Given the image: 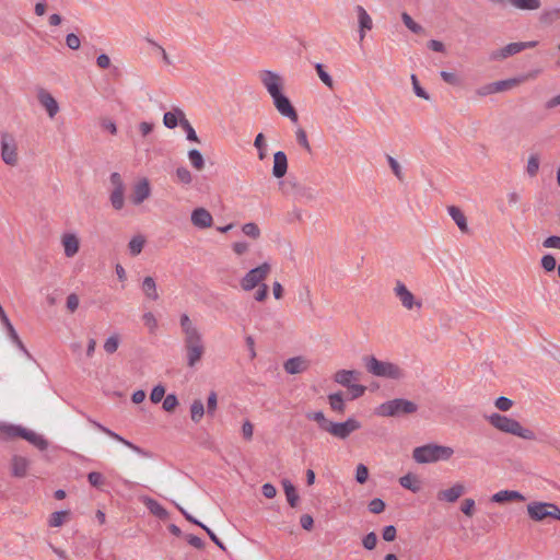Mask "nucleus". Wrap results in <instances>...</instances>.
Wrapping results in <instances>:
<instances>
[{"mask_svg":"<svg viewBox=\"0 0 560 560\" xmlns=\"http://www.w3.org/2000/svg\"><path fill=\"white\" fill-rule=\"evenodd\" d=\"M393 292L395 298L399 301L401 307L406 311L420 312L422 310V300L417 298L402 281L397 280L395 282Z\"/></svg>","mask_w":560,"mask_h":560,"instance_id":"obj_11","label":"nucleus"},{"mask_svg":"<svg viewBox=\"0 0 560 560\" xmlns=\"http://www.w3.org/2000/svg\"><path fill=\"white\" fill-rule=\"evenodd\" d=\"M532 77H533L532 74H526V75H522L518 78H511V79H506V80L495 81V82H493L494 92L501 93V92L512 90Z\"/></svg>","mask_w":560,"mask_h":560,"instance_id":"obj_25","label":"nucleus"},{"mask_svg":"<svg viewBox=\"0 0 560 560\" xmlns=\"http://www.w3.org/2000/svg\"><path fill=\"white\" fill-rule=\"evenodd\" d=\"M418 409L413 401L396 398L393 400L381 404L375 413L381 417H395L398 415H409L416 412Z\"/></svg>","mask_w":560,"mask_h":560,"instance_id":"obj_9","label":"nucleus"},{"mask_svg":"<svg viewBox=\"0 0 560 560\" xmlns=\"http://www.w3.org/2000/svg\"><path fill=\"white\" fill-rule=\"evenodd\" d=\"M538 42H515L510 43L503 47L492 50L489 55V59L492 61H503L506 58L520 54L521 51L536 47Z\"/></svg>","mask_w":560,"mask_h":560,"instance_id":"obj_12","label":"nucleus"},{"mask_svg":"<svg viewBox=\"0 0 560 560\" xmlns=\"http://www.w3.org/2000/svg\"><path fill=\"white\" fill-rule=\"evenodd\" d=\"M241 231L246 237L253 241H258L261 237V230L255 222L244 223L241 226Z\"/></svg>","mask_w":560,"mask_h":560,"instance_id":"obj_38","label":"nucleus"},{"mask_svg":"<svg viewBox=\"0 0 560 560\" xmlns=\"http://www.w3.org/2000/svg\"><path fill=\"white\" fill-rule=\"evenodd\" d=\"M369 478V469L365 465L359 464L355 470V479L359 483H364Z\"/></svg>","mask_w":560,"mask_h":560,"instance_id":"obj_62","label":"nucleus"},{"mask_svg":"<svg viewBox=\"0 0 560 560\" xmlns=\"http://www.w3.org/2000/svg\"><path fill=\"white\" fill-rule=\"evenodd\" d=\"M295 138H296V141L303 148L305 149L307 152H311V144H310V141H308V138H307V135L305 132L304 129L302 128H299L296 131H295Z\"/></svg>","mask_w":560,"mask_h":560,"instance_id":"obj_56","label":"nucleus"},{"mask_svg":"<svg viewBox=\"0 0 560 560\" xmlns=\"http://www.w3.org/2000/svg\"><path fill=\"white\" fill-rule=\"evenodd\" d=\"M139 499L147 506L151 514L161 520L167 518V511L156 500L148 495H141Z\"/></svg>","mask_w":560,"mask_h":560,"instance_id":"obj_26","label":"nucleus"},{"mask_svg":"<svg viewBox=\"0 0 560 560\" xmlns=\"http://www.w3.org/2000/svg\"><path fill=\"white\" fill-rule=\"evenodd\" d=\"M539 156L537 154L529 155L526 165V173L528 174L529 177H535L537 175L539 171Z\"/></svg>","mask_w":560,"mask_h":560,"instance_id":"obj_48","label":"nucleus"},{"mask_svg":"<svg viewBox=\"0 0 560 560\" xmlns=\"http://www.w3.org/2000/svg\"><path fill=\"white\" fill-rule=\"evenodd\" d=\"M141 290H142L144 296L150 301H156L160 298L159 292H158L156 282L150 276H147L143 278L142 283H141Z\"/></svg>","mask_w":560,"mask_h":560,"instance_id":"obj_28","label":"nucleus"},{"mask_svg":"<svg viewBox=\"0 0 560 560\" xmlns=\"http://www.w3.org/2000/svg\"><path fill=\"white\" fill-rule=\"evenodd\" d=\"M36 96L39 104L45 108L47 115L50 118H54L59 112V105L52 94L45 89H40L37 91Z\"/></svg>","mask_w":560,"mask_h":560,"instance_id":"obj_18","label":"nucleus"},{"mask_svg":"<svg viewBox=\"0 0 560 560\" xmlns=\"http://www.w3.org/2000/svg\"><path fill=\"white\" fill-rule=\"evenodd\" d=\"M306 418L316 422L319 430L339 440L348 439L361 428V422L353 417H349L343 422H335L329 420L323 411H312L306 413Z\"/></svg>","mask_w":560,"mask_h":560,"instance_id":"obj_3","label":"nucleus"},{"mask_svg":"<svg viewBox=\"0 0 560 560\" xmlns=\"http://www.w3.org/2000/svg\"><path fill=\"white\" fill-rule=\"evenodd\" d=\"M179 325L183 334L185 360L188 368L197 366L206 354V343L200 328L187 314H182Z\"/></svg>","mask_w":560,"mask_h":560,"instance_id":"obj_2","label":"nucleus"},{"mask_svg":"<svg viewBox=\"0 0 560 560\" xmlns=\"http://www.w3.org/2000/svg\"><path fill=\"white\" fill-rule=\"evenodd\" d=\"M120 345V337L118 334L110 335L103 345L104 351L108 354H113L117 351Z\"/></svg>","mask_w":560,"mask_h":560,"instance_id":"obj_45","label":"nucleus"},{"mask_svg":"<svg viewBox=\"0 0 560 560\" xmlns=\"http://www.w3.org/2000/svg\"><path fill=\"white\" fill-rule=\"evenodd\" d=\"M401 20L405 26L415 34H421L423 32V27L413 21V19L406 12L401 14Z\"/></svg>","mask_w":560,"mask_h":560,"instance_id":"obj_49","label":"nucleus"},{"mask_svg":"<svg viewBox=\"0 0 560 560\" xmlns=\"http://www.w3.org/2000/svg\"><path fill=\"white\" fill-rule=\"evenodd\" d=\"M177 508L180 510V512L185 515L186 520H188L189 522L200 526L201 528H203L207 534L209 535L210 539L218 546L220 547L221 549H225L223 542L218 538V536L209 528L207 527L205 524L200 523L199 521H197L196 518H194L191 515H189L188 513H186V511L180 508L179 505H177Z\"/></svg>","mask_w":560,"mask_h":560,"instance_id":"obj_35","label":"nucleus"},{"mask_svg":"<svg viewBox=\"0 0 560 560\" xmlns=\"http://www.w3.org/2000/svg\"><path fill=\"white\" fill-rule=\"evenodd\" d=\"M454 455V448L446 445L429 443L418 446L412 451V458L418 464H431L450 460Z\"/></svg>","mask_w":560,"mask_h":560,"instance_id":"obj_5","label":"nucleus"},{"mask_svg":"<svg viewBox=\"0 0 560 560\" xmlns=\"http://www.w3.org/2000/svg\"><path fill=\"white\" fill-rule=\"evenodd\" d=\"M175 176L177 180L184 185H190L194 179L191 172L185 166L177 167Z\"/></svg>","mask_w":560,"mask_h":560,"instance_id":"obj_46","label":"nucleus"},{"mask_svg":"<svg viewBox=\"0 0 560 560\" xmlns=\"http://www.w3.org/2000/svg\"><path fill=\"white\" fill-rule=\"evenodd\" d=\"M231 249L236 257H242L249 252L250 245L246 241H235L231 244Z\"/></svg>","mask_w":560,"mask_h":560,"instance_id":"obj_47","label":"nucleus"},{"mask_svg":"<svg viewBox=\"0 0 560 560\" xmlns=\"http://www.w3.org/2000/svg\"><path fill=\"white\" fill-rule=\"evenodd\" d=\"M258 80L272 100V104L277 112L290 121L296 122L299 120V115L290 98L284 93V78L272 70H260L258 72Z\"/></svg>","mask_w":560,"mask_h":560,"instance_id":"obj_1","label":"nucleus"},{"mask_svg":"<svg viewBox=\"0 0 560 560\" xmlns=\"http://www.w3.org/2000/svg\"><path fill=\"white\" fill-rule=\"evenodd\" d=\"M311 366V362L307 358L303 355H298L288 359L284 364L283 369L288 374H300L305 371H307Z\"/></svg>","mask_w":560,"mask_h":560,"instance_id":"obj_20","label":"nucleus"},{"mask_svg":"<svg viewBox=\"0 0 560 560\" xmlns=\"http://www.w3.org/2000/svg\"><path fill=\"white\" fill-rule=\"evenodd\" d=\"M89 482L96 488H101L104 486L105 479L104 476L98 471H92L88 475Z\"/></svg>","mask_w":560,"mask_h":560,"instance_id":"obj_60","label":"nucleus"},{"mask_svg":"<svg viewBox=\"0 0 560 560\" xmlns=\"http://www.w3.org/2000/svg\"><path fill=\"white\" fill-rule=\"evenodd\" d=\"M447 212L463 233L468 232L467 218L459 208L451 206Z\"/></svg>","mask_w":560,"mask_h":560,"instance_id":"obj_30","label":"nucleus"},{"mask_svg":"<svg viewBox=\"0 0 560 560\" xmlns=\"http://www.w3.org/2000/svg\"><path fill=\"white\" fill-rule=\"evenodd\" d=\"M96 428L102 431L103 433H105L106 435H108L109 438L122 443L124 445H126L127 447H129L130 450H132L133 452L138 453V454H142V450L140 447H138L137 445H135L133 443L125 440L122 436H120L119 434L115 433L114 431L105 428L104 425L100 424V423H95Z\"/></svg>","mask_w":560,"mask_h":560,"instance_id":"obj_33","label":"nucleus"},{"mask_svg":"<svg viewBox=\"0 0 560 560\" xmlns=\"http://www.w3.org/2000/svg\"><path fill=\"white\" fill-rule=\"evenodd\" d=\"M328 402L334 411H337L339 413L345 412L346 405L341 393L330 394L328 396Z\"/></svg>","mask_w":560,"mask_h":560,"instance_id":"obj_42","label":"nucleus"},{"mask_svg":"<svg viewBox=\"0 0 560 560\" xmlns=\"http://www.w3.org/2000/svg\"><path fill=\"white\" fill-rule=\"evenodd\" d=\"M358 20V34L360 42L364 40L366 33L373 30L372 16L368 13L364 7L358 4L354 8Z\"/></svg>","mask_w":560,"mask_h":560,"instance_id":"obj_16","label":"nucleus"},{"mask_svg":"<svg viewBox=\"0 0 560 560\" xmlns=\"http://www.w3.org/2000/svg\"><path fill=\"white\" fill-rule=\"evenodd\" d=\"M186 119L187 118L184 110L176 107L164 114L163 124L165 125V127L173 129L178 125L182 126L183 121H185Z\"/></svg>","mask_w":560,"mask_h":560,"instance_id":"obj_24","label":"nucleus"},{"mask_svg":"<svg viewBox=\"0 0 560 560\" xmlns=\"http://www.w3.org/2000/svg\"><path fill=\"white\" fill-rule=\"evenodd\" d=\"M147 243V238L142 234H136L133 235L130 241L128 242V252L132 257H136L141 254L143 250V247Z\"/></svg>","mask_w":560,"mask_h":560,"instance_id":"obj_32","label":"nucleus"},{"mask_svg":"<svg viewBox=\"0 0 560 560\" xmlns=\"http://www.w3.org/2000/svg\"><path fill=\"white\" fill-rule=\"evenodd\" d=\"M71 512L69 510L54 512L48 517V525L50 527H61L70 521Z\"/></svg>","mask_w":560,"mask_h":560,"instance_id":"obj_34","label":"nucleus"},{"mask_svg":"<svg viewBox=\"0 0 560 560\" xmlns=\"http://www.w3.org/2000/svg\"><path fill=\"white\" fill-rule=\"evenodd\" d=\"M141 318L149 334L153 335L158 331L159 322L152 312H145Z\"/></svg>","mask_w":560,"mask_h":560,"instance_id":"obj_43","label":"nucleus"},{"mask_svg":"<svg viewBox=\"0 0 560 560\" xmlns=\"http://www.w3.org/2000/svg\"><path fill=\"white\" fill-rule=\"evenodd\" d=\"M366 371L377 377L398 381L405 376L404 369L389 361H381L373 355L363 358Z\"/></svg>","mask_w":560,"mask_h":560,"instance_id":"obj_6","label":"nucleus"},{"mask_svg":"<svg viewBox=\"0 0 560 560\" xmlns=\"http://www.w3.org/2000/svg\"><path fill=\"white\" fill-rule=\"evenodd\" d=\"M410 79H411L412 89H413L415 94L418 97H420V98L429 101L430 100V95L421 88L417 75L416 74H411Z\"/></svg>","mask_w":560,"mask_h":560,"instance_id":"obj_54","label":"nucleus"},{"mask_svg":"<svg viewBox=\"0 0 560 560\" xmlns=\"http://www.w3.org/2000/svg\"><path fill=\"white\" fill-rule=\"evenodd\" d=\"M190 419L195 423H199L205 416V406L200 399H195L190 405Z\"/></svg>","mask_w":560,"mask_h":560,"instance_id":"obj_40","label":"nucleus"},{"mask_svg":"<svg viewBox=\"0 0 560 560\" xmlns=\"http://www.w3.org/2000/svg\"><path fill=\"white\" fill-rule=\"evenodd\" d=\"M542 246L545 248L560 249V236L552 235L545 238L542 242Z\"/></svg>","mask_w":560,"mask_h":560,"instance_id":"obj_64","label":"nucleus"},{"mask_svg":"<svg viewBox=\"0 0 560 560\" xmlns=\"http://www.w3.org/2000/svg\"><path fill=\"white\" fill-rule=\"evenodd\" d=\"M188 160L196 171L201 172L205 168V159L197 149L188 151Z\"/></svg>","mask_w":560,"mask_h":560,"instance_id":"obj_41","label":"nucleus"},{"mask_svg":"<svg viewBox=\"0 0 560 560\" xmlns=\"http://www.w3.org/2000/svg\"><path fill=\"white\" fill-rule=\"evenodd\" d=\"M509 2L513 8L524 11H536L541 7L540 0H509Z\"/></svg>","mask_w":560,"mask_h":560,"instance_id":"obj_37","label":"nucleus"},{"mask_svg":"<svg viewBox=\"0 0 560 560\" xmlns=\"http://www.w3.org/2000/svg\"><path fill=\"white\" fill-rule=\"evenodd\" d=\"M282 487H283L288 503L290 504L291 508H295L298 505V502L300 499L295 487L288 479L282 480Z\"/></svg>","mask_w":560,"mask_h":560,"instance_id":"obj_36","label":"nucleus"},{"mask_svg":"<svg viewBox=\"0 0 560 560\" xmlns=\"http://www.w3.org/2000/svg\"><path fill=\"white\" fill-rule=\"evenodd\" d=\"M528 517L534 522H542L547 518L560 521V509L550 502L532 501L526 506Z\"/></svg>","mask_w":560,"mask_h":560,"instance_id":"obj_10","label":"nucleus"},{"mask_svg":"<svg viewBox=\"0 0 560 560\" xmlns=\"http://www.w3.org/2000/svg\"><path fill=\"white\" fill-rule=\"evenodd\" d=\"M67 258L74 257L80 250V238L74 233H63L60 238Z\"/></svg>","mask_w":560,"mask_h":560,"instance_id":"obj_19","label":"nucleus"},{"mask_svg":"<svg viewBox=\"0 0 560 560\" xmlns=\"http://www.w3.org/2000/svg\"><path fill=\"white\" fill-rule=\"evenodd\" d=\"M149 43L159 52L164 67L170 68V67L174 66V61H173L172 57L168 55V52L165 50V48L162 45H160L159 43H156L154 40H149Z\"/></svg>","mask_w":560,"mask_h":560,"instance_id":"obj_44","label":"nucleus"},{"mask_svg":"<svg viewBox=\"0 0 560 560\" xmlns=\"http://www.w3.org/2000/svg\"><path fill=\"white\" fill-rule=\"evenodd\" d=\"M466 486L460 482H454L452 486L441 489L436 492V500L441 503H455L466 493Z\"/></svg>","mask_w":560,"mask_h":560,"instance_id":"obj_14","label":"nucleus"},{"mask_svg":"<svg viewBox=\"0 0 560 560\" xmlns=\"http://www.w3.org/2000/svg\"><path fill=\"white\" fill-rule=\"evenodd\" d=\"M165 396V387L161 384L156 385L153 387V389L151 390V394H150V400L153 402V404H159L160 401L163 400Z\"/></svg>","mask_w":560,"mask_h":560,"instance_id":"obj_59","label":"nucleus"},{"mask_svg":"<svg viewBox=\"0 0 560 560\" xmlns=\"http://www.w3.org/2000/svg\"><path fill=\"white\" fill-rule=\"evenodd\" d=\"M151 184L147 177L139 178L133 185L130 195V201L135 206H140L151 196Z\"/></svg>","mask_w":560,"mask_h":560,"instance_id":"obj_15","label":"nucleus"},{"mask_svg":"<svg viewBox=\"0 0 560 560\" xmlns=\"http://www.w3.org/2000/svg\"><path fill=\"white\" fill-rule=\"evenodd\" d=\"M476 503L471 498H466L460 504V511L467 517H471L475 514Z\"/></svg>","mask_w":560,"mask_h":560,"instance_id":"obj_53","label":"nucleus"},{"mask_svg":"<svg viewBox=\"0 0 560 560\" xmlns=\"http://www.w3.org/2000/svg\"><path fill=\"white\" fill-rule=\"evenodd\" d=\"M254 299L259 303H262L268 299V285L266 283H262L256 288Z\"/></svg>","mask_w":560,"mask_h":560,"instance_id":"obj_61","label":"nucleus"},{"mask_svg":"<svg viewBox=\"0 0 560 560\" xmlns=\"http://www.w3.org/2000/svg\"><path fill=\"white\" fill-rule=\"evenodd\" d=\"M514 406V401L508 397L500 396L494 400V407L501 412L510 411Z\"/></svg>","mask_w":560,"mask_h":560,"instance_id":"obj_51","label":"nucleus"},{"mask_svg":"<svg viewBox=\"0 0 560 560\" xmlns=\"http://www.w3.org/2000/svg\"><path fill=\"white\" fill-rule=\"evenodd\" d=\"M253 145L257 152V159L259 161H265L268 156L269 144L266 136L262 132L256 135Z\"/></svg>","mask_w":560,"mask_h":560,"instance_id":"obj_29","label":"nucleus"},{"mask_svg":"<svg viewBox=\"0 0 560 560\" xmlns=\"http://www.w3.org/2000/svg\"><path fill=\"white\" fill-rule=\"evenodd\" d=\"M183 128V130L186 132L187 135V139L189 141H192L195 143H200V139L199 137L197 136L194 127L191 126V124L188 121V119H186L185 121H183V125L180 126Z\"/></svg>","mask_w":560,"mask_h":560,"instance_id":"obj_57","label":"nucleus"},{"mask_svg":"<svg viewBox=\"0 0 560 560\" xmlns=\"http://www.w3.org/2000/svg\"><path fill=\"white\" fill-rule=\"evenodd\" d=\"M483 418L490 427L501 433L510 434L526 441L536 440L535 432L532 429L524 427L515 418L500 412H491L489 415H485Z\"/></svg>","mask_w":560,"mask_h":560,"instance_id":"obj_4","label":"nucleus"},{"mask_svg":"<svg viewBox=\"0 0 560 560\" xmlns=\"http://www.w3.org/2000/svg\"><path fill=\"white\" fill-rule=\"evenodd\" d=\"M288 172V158L285 152L277 151L273 153L272 176L282 178Z\"/></svg>","mask_w":560,"mask_h":560,"instance_id":"obj_22","label":"nucleus"},{"mask_svg":"<svg viewBox=\"0 0 560 560\" xmlns=\"http://www.w3.org/2000/svg\"><path fill=\"white\" fill-rule=\"evenodd\" d=\"M179 402H178V399L176 397V395L174 394H168L164 399H163V409L167 412H173L177 407H178Z\"/></svg>","mask_w":560,"mask_h":560,"instance_id":"obj_52","label":"nucleus"},{"mask_svg":"<svg viewBox=\"0 0 560 560\" xmlns=\"http://www.w3.org/2000/svg\"><path fill=\"white\" fill-rule=\"evenodd\" d=\"M0 435L3 439L22 438L39 450H45L48 445L43 436L20 425L1 424Z\"/></svg>","mask_w":560,"mask_h":560,"instance_id":"obj_7","label":"nucleus"},{"mask_svg":"<svg viewBox=\"0 0 560 560\" xmlns=\"http://www.w3.org/2000/svg\"><path fill=\"white\" fill-rule=\"evenodd\" d=\"M1 158L9 166H15L19 162L18 144L11 135L1 137Z\"/></svg>","mask_w":560,"mask_h":560,"instance_id":"obj_13","label":"nucleus"},{"mask_svg":"<svg viewBox=\"0 0 560 560\" xmlns=\"http://www.w3.org/2000/svg\"><path fill=\"white\" fill-rule=\"evenodd\" d=\"M316 73L320 81L329 89L334 88V80L330 74L325 70V67L322 63H317L315 66Z\"/></svg>","mask_w":560,"mask_h":560,"instance_id":"obj_50","label":"nucleus"},{"mask_svg":"<svg viewBox=\"0 0 560 560\" xmlns=\"http://www.w3.org/2000/svg\"><path fill=\"white\" fill-rule=\"evenodd\" d=\"M30 460L23 456H14L11 460V470L13 476L23 478L27 475Z\"/></svg>","mask_w":560,"mask_h":560,"instance_id":"obj_27","label":"nucleus"},{"mask_svg":"<svg viewBox=\"0 0 560 560\" xmlns=\"http://www.w3.org/2000/svg\"><path fill=\"white\" fill-rule=\"evenodd\" d=\"M271 270L272 266L268 261H264L260 265L249 269L240 279V288L245 292L255 290L258 285L265 283V280L269 277Z\"/></svg>","mask_w":560,"mask_h":560,"instance_id":"obj_8","label":"nucleus"},{"mask_svg":"<svg viewBox=\"0 0 560 560\" xmlns=\"http://www.w3.org/2000/svg\"><path fill=\"white\" fill-rule=\"evenodd\" d=\"M399 483L402 488L408 489L413 493H417L421 490V480L417 475L411 472L400 477Z\"/></svg>","mask_w":560,"mask_h":560,"instance_id":"obj_31","label":"nucleus"},{"mask_svg":"<svg viewBox=\"0 0 560 560\" xmlns=\"http://www.w3.org/2000/svg\"><path fill=\"white\" fill-rule=\"evenodd\" d=\"M109 201L114 210L120 211L125 207V189H112Z\"/></svg>","mask_w":560,"mask_h":560,"instance_id":"obj_39","label":"nucleus"},{"mask_svg":"<svg viewBox=\"0 0 560 560\" xmlns=\"http://www.w3.org/2000/svg\"><path fill=\"white\" fill-rule=\"evenodd\" d=\"M190 222L196 229L207 230L213 225V217L208 209L198 207L191 211Z\"/></svg>","mask_w":560,"mask_h":560,"instance_id":"obj_17","label":"nucleus"},{"mask_svg":"<svg viewBox=\"0 0 560 560\" xmlns=\"http://www.w3.org/2000/svg\"><path fill=\"white\" fill-rule=\"evenodd\" d=\"M79 304H80V300L77 294L71 293L68 295L66 306L70 313H74L78 310Z\"/></svg>","mask_w":560,"mask_h":560,"instance_id":"obj_63","label":"nucleus"},{"mask_svg":"<svg viewBox=\"0 0 560 560\" xmlns=\"http://www.w3.org/2000/svg\"><path fill=\"white\" fill-rule=\"evenodd\" d=\"M540 265H541V267L544 268L545 271L551 272V271H553L556 269L557 261H556V258L552 255L547 254V255H544L541 257Z\"/></svg>","mask_w":560,"mask_h":560,"instance_id":"obj_55","label":"nucleus"},{"mask_svg":"<svg viewBox=\"0 0 560 560\" xmlns=\"http://www.w3.org/2000/svg\"><path fill=\"white\" fill-rule=\"evenodd\" d=\"M347 389L349 392L350 398L357 399L364 395L366 387L364 385L359 384L358 382H354Z\"/></svg>","mask_w":560,"mask_h":560,"instance_id":"obj_58","label":"nucleus"},{"mask_svg":"<svg viewBox=\"0 0 560 560\" xmlns=\"http://www.w3.org/2000/svg\"><path fill=\"white\" fill-rule=\"evenodd\" d=\"M491 502L503 504L509 502H524L525 495L515 490H500L492 494Z\"/></svg>","mask_w":560,"mask_h":560,"instance_id":"obj_21","label":"nucleus"},{"mask_svg":"<svg viewBox=\"0 0 560 560\" xmlns=\"http://www.w3.org/2000/svg\"><path fill=\"white\" fill-rule=\"evenodd\" d=\"M360 372L355 370H339L334 374V381L346 388L358 382Z\"/></svg>","mask_w":560,"mask_h":560,"instance_id":"obj_23","label":"nucleus"}]
</instances>
